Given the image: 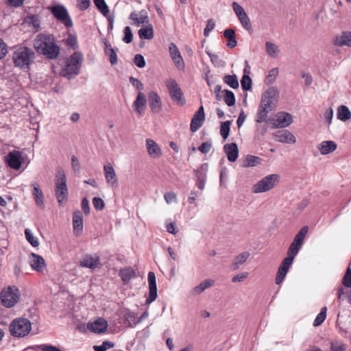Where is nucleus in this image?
<instances>
[{
    "label": "nucleus",
    "instance_id": "f257e3e1",
    "mask_svg": "<svg viewBox=\"0 0 351 351\" xmlns=\"http://www.w3.org/2000/svg\"><path fill=\"white\" fill-rule=\"evenodd\" d=\"M308 232V228L304 226L302 228L300 232L295 236L293 242L291 243L288 251L287 257L285 258L281 263L276 278V283L280 284L285 278L289 267L293 263L295 256L301 248L305 236Z\"/></svg>",
    "mask_w": 351,
    "mask_h": 351
},
{
    "label": "nucleus",
    "instance_id": "f03ea898",
    "mask_svg": "<svg viewBox=\"0 0 351 351\" xmlns=\"http://www.w3.org/2000/svg\"><path fill=\"white\" fill-rule=\"evenodd\" d=\"M35 50L49 59L56 58L59 54V47L49 35L39 34L34 41Z\"/></svg>",
    "mask_w": 351,
    "mask_h": 351
},
{
    "label": "nucleus",
    "instance_id": "7ed1b4c3",
    "mask_svg": "<svg viewBox=\"0 0 351 351\" xmlns=\"http://www.w3.org/2000/svg\"><path fill=\"white\" fill-rule=\"evenodd\" d=\"M36 58L35 53L32 49L20 45L13 49L12 62L16 67L23 70L29 68Z\"/></svg>",
    "mask_w": 351,
    "mask_h": 351
},
{
    "label": "nucleus",
    "instance_id": "20e7f679",
    "mask_svg": "<svg viewBox=\"0 0 351 351\" xmlns=\"http://www.w3.org/2000/svg\"><path fill=\"white\" fill-rule=\"evenodd\" d=\"M83 60L84 57L81 52H74L65 61V64L61 71L62 75L68 79L73 78L77 75L80 73Z\"/></svg>",
    "mask_w": 351,
    "mask_h": 351
},
{
    "label": "nucleus",
    "instance_id": "39448f33",
    "mask_svg": "<svg viewBox=\"0 0 351 351\" xmlns=\"http://www.w3.org/2000/svg\"><path fill=\"white\" fill-rule=\"evenodd\" d=\"M55 195L60 204L67 200L69 191L66 185V178L64 170L62 167H58L56 170Z\"/></svg>",
    "mask_w": 351,
    "mask_h": 351
},
{
    "label": "nucleus",
    "instance_id": "423d86ee",
    "mask_svg": "<svg viewBox=\"0 0 351 351\" xmlns=\"http://www.w3.org/2000/svg\"><path fill=\"white\" fill-rule=\"evenodd\" d=\"M11 335L15 337H26L32 330V323L26 318H16L9 326Z\"/></svg>",
    "mask_w": 351,
    "mask_h": 351
},
{
    "label": "nucleus",
    "instance_id": "0eeeda50",
    "mask_svg": "<svg viewBox=\"0 0 351 351\" xmlns=\"http://www.w3.org/2000/svg\"><path fill=\"white\" fill-rule=\"evenodd\" d=\"M20 292L17 287H8L0 293L1 304L6 308L14 306L19 301Z\"/></svg>",
    "mask_w": 351,
    "mask_h": 351
},
{
    "label": "nucleus",
    "instance_id": "6e6552de",
    "mask_svg": "<svg viewBox=\"0 0 351 351\" xmlns=\"http://www.w3.org/2000/svg\"><path fill=\"white\" fill-rule=\"evenodd\" d=\"M268 121L274 128H286L293 122V117L289 112L280 111L269 118Z\"/></svg>",
    "mask_w": 351,
    "mask_h": 351
},
{
    "label": "nucleus",
    "instance_id": "1a4fd4ad",
    "mask_svg": "<svg viewBox=\"0 0 351 351\" xmlns=\"http://www.w3.org/2000/svg\"><path fill=\"white\" fill-rule=\"evenodd\" d=\"M280 99V92L277 87L269 86L265 91V113L274 109Z\"/></svg>",
    "mask_w": 351,
    "mask_h": 351
},
{
    "label": "nucleus",
    "instance_id": "9d476101",
    "mask_svg": "<svg viewBox=\"0 0 351 351\" xmlns=\"http://www.w3.org/2000/svg\"><path fill=\"white\" fill-rule=\"evenodd\" d=\"M166 85L172 100L180 106L185 104L182 92L175 80L169 79L167 81Z\"/></svg>",
    "mask_w": 351,
    "mask_h": 351
},
{
    "label": "nucleus",
    "instance_id": "9b49d317",
    "mask_svg": "<svg viewBox=\"0 0 351 351\" xmlns=\"http://www.w3.org/2000/svg\"><path fill=\"white\" fill-rule=\"evenodd\" d=\"M53 16L66 27L73 26V21L64 5H57L49 8Z\"/></svg>",
    "mask_w": 351,
    "mask_h": 351
},
{
    "label": "nucleus",
    "instance_id": "f8f14e48",
    "mask_svg": "<svg viewBox=\"0 0 351 351\" xmlns=\"http://www.w3.org/2000/svg\"><path fill=\"white\" fill-rule=\"evenodd\" d=\"M5 162L8 165L14 170H18L21 167L23 157L19 151H13L10 152L5 156Z\"/></svg>",
    "mask_w": 351,
    "mask_h": 351
},
{
    "label": "nucleus",
    "instance_id": "ddd939ff",
    "mask_svg": "<svg viewBox=\"0 0 351 351\" xmlns=\"http://www.w3.org/2000/svg\"><path fill=\"white\" fill-rule=\"evenodd\" d=\"M274 139L277 142L286 144H293L296 142L295 136L287 130L276 131L274 134Z\"/></svg>",
    "mask_w": 351,
    "mask_h": 351
},
{
    "label": "nucleus",
    "instance_id": "4468645a",
    "mask_svg": "<svg viewBox=\"0 0 351 351\" xmlns=\"http://www.w3.org/2000/svg\"><path fill=\"white\" fill-rule=\"evenodd\" d=\"M88 329L97 334L106 332L108 328V322L101 317L97 318L94 321H90L87 324Z\"/></svg>",
    "mask_w": 351,
    "mask_h": 351
},
{
    "label": "nucleus",
    "instance_id": "2eb2a0df",
    "mask_svg": "<svg viewBox=\"0 0 351 351\" xmlns=\"http://www.w3.org/2000/svg\"><path fill=\"white\" fill-rule=\"evenodd\" d=\"M205 120L204 107L201 106L193 115L191 122L190 129L193 132L197 131L203 125Z\"/></svg>",
    "mask_w": 351,
    "mask_h": 351
},
{
    "label": "nucleus",
    "instance_id": "dca6fc26",
    "mask_svg": "<svg viewBox=\"0 0 351 351\" xmlns=\"http://www.w3.org/2000/svg\"><path fill=\"white\" fill-rule=\"evenodd\" d=\"M104 171L107 184L112 188L118 187V178L111 165H104Z\"/></svg>",
    "mask_w": 351,
    "mask_h": 351
},
{
    "label": "nucleus",
    "instance_id": "f3484780",
    "mask_svg": "<svg viewBox=\"0 0 351 351\" xmlns=\"http://www.w3.org/2000/svg\"><path fill=\"white\" fill-rule=\"evenodd\" d=\"M149 295L146 300V303L150 304L157 298V287L156 282V276L154 272L149 271L148 274Z\"/></svg>",
    "mask_w": 351,
    "mask_h": 351
},
{
    "label": "nucleus",
    "instance_id": "a211bd4d",
    "mask_svg": "<svg viewBox=\"0 0 351 351\" xmlns=\"http://www.w3.org/2000/svg\"><path fill=\"white\" fill-rule=\"evenodd\" d=\"M145 145L147 153L152 158L157 159L162 156V152L160 147L154 140L146 139Z\"/></svg>",
    "mask_w": 351,
    "mask_h": 351
},
{
    "label": "nucleus",
    "instance_id": "6ab92c4d",
    "mask_svg": "<svg viewBox=\"0 0 351 351\" xmlns=\"http://www.w3.org/2000/svg\"><path fill=\"white\" fill-rule=\"evenodd\" d=\"M149 106L152 112L159 113L162 109V101L160 96L154 91L148 94Z\"/></svg>",
    "mask_w": 351,
    "mask_h": 351
},
{
    "label": "nucleus",
    "instance_id": "aec40b11",
    "mask_svg": "<svg viewBox=\"0 0 351 351\" xmlns=\"http://www.w3.org/2000/svg\"><path fill=\"white\" fill-rule=\"evenodd\" d=\"M147 99L145 95L141 91L138 92L136 99L132 104L134 110L139 116H142L144 114Z\"/></svg>",
    "mask_w": 351,
    "mask_h": 351
},
{
    "label": "nucleus",
    "instance_id": "412c9836",
    "mask_svg": "<svg viewBox=\"0 0 351 351\" xmlns=\"http://www.w3.org/2000/svg\"><path fill=\"white\" fill-rule=\"evenodd\" d=\"M129 19L132 21V25L139 26L142 24L148 23V16L145 10L140 12H132L129 16Z\"/></svg>",
    "mask_w": 351,
    "mask_h": 351
},
{
    "label": "nucleus",
    "instance_id": "4be33fe9",
    "mask_svg": "<svg viewBox=\"0 0 351 351\" xmlns=\"http://www.w3.org/2000/svg\"><path fill=\"white\" fill-rule=\"evenodd\" d=\"M32 188V195L34 196L36 204L41 208H45L44 204V195L42 190L40 188L39 184L37 182H33L31 184Z\"/></svg>",
    "mask_w": 351,
    "mask_h": 351
},
{
    "label": "nucleus",
    "instance_id": "5701e85b",
    "mask_svg": "<svg viewBox=\"0 0 351 351\" xmlns=\"http://www.w3.org/2000/svg\"><path fill=\"white\" fill-rule=\"evenodd\" d=\"M80 265L82 267L95 269L99 265V258L97 255H85L81 259Z\"/></svg>",
    "mask_w": 351,
    "mask_h": 351
},
{
    "label": "nucleus",
    "instance_id": "b1692460",
    "mask_svg": "<svg viewBox=\"0 0 351 351\" xmlns=\"http://www.w3.org/2000/svg\"><path fill=\"white\" fill-rule=\"evenodd\" d=\"M224 152L229 161L234 162L237 159L239 149L236 143H232L226 144L224 145Z\"/></svg>",
    "mask_w": 351,
    "mask_h": 351
},
{
    "label": "nucleus",
    "instance_id": "393cba45",
    "mask_svg": "<svg viewBox=\"0 0 351 351\" xmlns=\"http://www.w3.org/2000/svg\"><path fill=\"white\" fill-rule=\"evenodd\" d=\"M334 45L337 47H351V32H344L335 37Z\"/></svg>",
    "mask_w": 351,
    "mask_h": 351
},
{
    "label": "nucleus",
    "instance_id": "a878e982",
    "mask_svg": "<svg viewBox=\"0 0 351 351\" xmlns=\"http://www.w3.org/2000/svg\"><path fill=\"white\" fill-rule=\"evenodd\" d=\"M280 180V176L278 173H273L265 176V192L274 189Z\"/></svg>",
    "mask_w": 351,
    "mask_h": 351
},
{
    "label": "nucleus",
    "instance_id": "bb28decb",
    "mask_svg": "<svg viewBox=\"0 0 351 351\" xmlns=\"http://www.w3.org/2000/svg\"><path fill=\"white\" fill-rule=\"evenodd\" d=\"M30 265L36 271H42L45 267L43 258L36 254H32L30 258Z\"/></svg>",
    "mask_w": 351,
    "mask_h": 351
},
{
    "label": "nucleus",
    "instance_id": "cd10ccee",
    "mask_svg": "<svg viewBox=\"0 0 351 351\" xmlns=\"http://www.w3.org/2000/svg\"><path fill=\"white\" fill-rule=\"evenodd\" d=\"M250 257V253L248 252H243L238 254L233 259L232 264L230 265L231 269L232 270L238 269L241 265L244 264L247 258Z\"/></svg>",
    "mask_w": 351,
    "mask_h": 351
},
{
    "label": "nucleus",
    "instance_id": "c85d7f7f",
    "mask_svg": "<svg viewBox=\"0 0 351 351\" xmlns=\"http://www.w3.org/2000/svg\"><path fill=\"white\" fill-rule=\"evenodd\" d=\"M318 149L322 155H326L337 149V144L332 141H324L318 145Z\"/></svg>",
    "mask_w": 351,
    "mask_h": 351
},
{
    "label": "nucleus",
    "instance_id": "c756f323",
    "mask_svg": "<svg viewBox=\"0 0 351 351\" xmlns=\"http://www.w3.org/2000/svg\"><path fill=\"white\" fill-rule=\"evenodd\" d=\"M74 232L77 234L82 233L83 230V217L80 211H76L73 216Z\"/></svg>",
    "mask_w": 351,
    "mask_h": 351
},
{
    "label": "nucleus",
    "instance_id": "7c9ffc66",
    "mask_svg": "<svg viewBox=\"0 0 351 351\" xmlns=\"http://www.w3.org/2000/svg\"><path fill=\"white\" fill-rule=\"evenodd\" d=\"M267 54L271 58H278L280 54L279 47L272 42L267 41L265 43Z\"/></svg>",
    "mask_w": 351,
    "mask_h": 351
},
{
    "label": "nucleus",
    "instance_id": "2f4dec72",
    "mask_svg": "<svg viewBox=\"0 0 351 351\" xmlns=\"http://www.w3.org/2000/svg\"><path fill=\"white\" fill-rule=\"evenodd\" d=\"M215 280L213 279H206L193 289L192 293L193 295L201 294L206 289L213 287L215 285Z\"/></svg>",
    "mask_w": 351,
    "mask_h": 351
},
{
    "label": "nucleus",
    "instance_id": "473e14b6",
    "mask_svg": "<svg viewBox=\"0 0 351 351\" xmlns=\"http://www.w3.org/2000/svg\"><path fill=\"white\" fill-rule=\"evenodd\" d=\"M119 276L124 284H128L135 276V271L131 267H125L120 269Z\"/></svg>",
    "mask_w": 351,
    "mask_h": 351
},
{
    "label": "nucleus",
    "instance_id": "72a5a7b5",
    "mask_svg": "<svg viewBox=\"0 0 351 351\" xmlns=\"http://www.w3.org/2000/svg\"><path fill=\"white\" fill-rule=\"evenodd\" d=\"M337 117L340 121H346L351 118V112L347 106L341 105L337 108Z\"/></svg>",
    "mask_w": 351,
    "mask_h": 351
},
{
    "label": "nucleus",
    "instance_id": "f704fd0d",
    "mask_svg": "<svg viewBox=\"0 0 351 351\" xmlns=\"http://www.w3.org/2000/svg\"><path fill=\"white\" fill-rule=\"evenodd\" d=\"M138 36L141 39H152L154 37V29L152 25L148 24L145 27L141 28L138 30Z\"/></svg>",
    "mask_w": 351,
    "mask_h": 351
},
{
    "label": "nucleus",
    "instance_id": "c9c22d12",
    "mask_svg": "<svg viewBox=\"0 0 351 351\" xmlns=\"http://www.w3.org/2000/svg\"><path fill=\"white\" fill-rule=\"evenodd\" d=\"M262 159L254 156H247L243 160L241 166L243 167H255L261 163Z\"/></svg>",
    "mask_w": 351,
    "mask_h": 351
},
{
    "label": "nucleus",
    "instance_id": "e433bc0d",
    "mask_svg": "<svg viewBox=\"0 0 351 351\" xmlns=\"http://www.w3.org/2000/svg\"><path fill=\"white\" fill-rule=\"evenodd\" d=\"M224 37L228 40L227 46L230 48L234 47L237 42L235 39L234 31L232 29H227L223 33Z\"/></svg>",
    "mask_w": 351,
    "mask_h": 351
},
{
    "label": "nucleus",
    "instance_id": "4c0bfd02",
    "mask_svg": "<svg viewBox=\"0 0 351 351\" xmlns=\"http://www.w3.org/2000/svg\"><path fill=\"white\" fill-rule=\"evenodd\" d=\"M124 317L125 323L130 327H133L138 323L137 314L134 312H127L125 314Z\"/></svg>",
    "mask_w": 351,
    "mask_h": 351
},
{
    "label": "nucleus",
    "instance_id": "58836bf2",
    "mask_svg": "<svg viewBox=\"0 0 351 351\" xmlns=\"http://www.w3.org/2000/svg\"><path fill=\"white\" fill-rule=\"evenodd\" d=\"M105 53L109 56L111 64L113 65L117 63V52L109 44H106Z\"/></svg>",
    "mask_w": 351,
    "mask_h": 351
},
{
    "label": "nucleus",
    "instance_id": "ea45409f",
    "mask_svg": "<svg viewBox=\"0 0 351 351\" xmlns=\"http://www.w3.org/2000/svg\"><path fill=\"white\" fill-rule=\"evenodd\" d=\"M330 348L331 351H346L347 346L341 340H332L330 342Z\"/></svg>",
    "mask_w": 351,
    "mask_h": 351
},
{
    "label": "nucleus",
    "instance_id": "a19ab883",
    "mask_svg": "<svg viewBox=\"0 0 351 351\" xmlns=\"http://www.w3.org/2000/svg\"><path fill=\"white\" fill-rule=\"evenodd\" d=\"M223 81L226 84H227L232 88H239V82L237 76L235 75H226L223 77Z\"/></svg>",
    "mask_w": 351,
    "mask_h": 351
},
{
    "label": "nucleus",
    "instance_id": "79ce46f5",
    "mask_svg": "<svg viewBox=\"0 0 351 351\" xmlns=\"http://www.w3.org/2000/svg\"><path fill=\"white\" fill-rule=\"evenodd\" d=\"M279 74V69L277 67L269 70L267 75L265 77V81L267 84H272L275 82Z\"/></svg>",
    "mask_w": 351,
    "mask_h": 351
},
{
    "label": "nucleus",
    "instance_id": "37998d69",
    "mask_svg": "<svg viewBox=\"0 0 351 351\" xmlns=\"http://www.w3.org/2000/svg\"><path fill=\"white\" fill-rule=\"evenodd\" d=\"M230 121H226L221 123L220 125V134L221 137L225 140L226 139L230 134Z\"/></svg>",
    "mask_w": 351,
    "mask_h": 351
},
{
    "label": "nucleus",
    "instance_id": "c03bdc74",
    "mask_svg": "<svg viewBox=\"0 0 351 351\" xmlns=\"http://www.w3.org/2000/svg\"><path fill=\"white\" fill-rule=\"evenodd\" d=\"M326 312H327V308L326 306L322 307L319 313L317 315V317H315V319L314 320V322H313L314 326H318L321 325L324 322V320L326 319Z\"/></svg>",
    "mask_w": 351,
    "mask_h": 351
},
{
    "label": "nucleus",
    "instance_id": "a18cd8bd",
    "mask_svg": "<svg viewBox=\"0 0 351 351\" xmlns=\"http://www.w3.org/2000/svg\"><path fill=\"white\" fill-rule=\"evenodd\" d=\"M94 3L101 14L104 16L108 14V7L104 0H94Z\"/></svg>",
    "mask_w": 351,
    "mask_h": 351
},
{
    "label": "nucleus",
    "instance_id": "49530a36",
    "mask_svg": "<svg viewBox=\"0 0 351 351\" xmlns=\"http://www.w3.org/2000/svg\"><path fill=\"white\" fill-rule=\"evenodd\" d=\"M25 238L27 241L34 247H37L39 245L38 239L34 236L32 231L29 229H25Z\"/></svg>",
    "mask_w": 351,
    "mask_h": 351
},
{
    "label": "nucleus",
    "instance_id": "de8ad7c7",
    "mask_svg": "<svg viewBox=\"0 0 351 351\" xmlns=\"http://www.w3.org/2000/svg\"><path fill=\"white\" fill-rule=\"evenodd\" d=\"M224 101L228 106H232L235 104V97L234 94L228 90L224 91Z\"/></svg>",
    "mask_w": 351,
    "mask_h": 351
},
{
    "label": "nucleus",
    "instance_id": "09e8293b",
    "mask_svg": "<svg viewBox=\"0 0 351 351\" xmlns=\"http://www.w3.org/2000/svg\"><path fill=\"white\" fill-rule=\"evenodd\" d=\"M25 22L32 25L36 31L40 28V20L37 16H27Z\"/></svg>",
    "mask_w": 351,
    "mask_h": 351
},
{
    "label": "nucleus",
    "instance_id": "8fccbe9b",
    "mask_svg": "<svg viewBox=\"0 0 351 351\" xmlns=\"http://www.w3.org/2000/svg\"><path fill=\"white\" fill-rule=\"evenodd\" d=\"M114 346V343L108 341H105L100 346H94L93 349L95 351H106L109 348Z\"/></svg>",
    "mask_w": 351,
    "mask_h": 351
},
{
    "label": "nucleus",
    "instance_id": "3c124183",
    "mask_svg": "<svg viewBox=\"0 0 351 351\" xmlns=\"http://www.w3.org/2000/svg\"><path fill=\"white\" fill-rule=\"evenodd\" d=\"M241 84L244 90H249L252 87V80L248 75H244L241 79Z\"/></svg>",
    "mask_w": 351,
    "mask_h": 351
},
{
    "label": "nucleus",
    "instance_id": "603ef678",
    "mask_svg": "<svg viewBox=\"0 0 351 351\" xmlns=\"http://www.w3.org/2000/svg\"><path fill=\"white\" fill-rule=\"evenodd\" d=\"M66 43L74 49L78 47L77 36L75 35L69 34L66 40Z\"/></svg>",
    "mask_w": 351,
    "mask_h": 351
},
{
    "label": "nucleus",
    "instance_id": "864d4df0",
    "mask_svg": "<svg viewBox=\"0 0 351 351\" xmlns=\"http://www.w3.org/2000/svg\"><path fill=\"white\" fill-rule=\"evenodd\" d=\"M71 166L75 173L78 174L80 172L81 166L77 158L73 155L71 158Z\"/></svg>",
    "mask_w": 351,
    "mask_h": 351
},
{
    "label": "nucleus",
    "instance_id": "5fc2aeb1",
    "mask_svg": "<svg viewBox=\"0 0 351 351\" xmlns=\"http://www.w3.org/2000/svg\"><path fill=\"white\" fill-rule=\"evenodd\" d=\"M213 146L211 141H206L202 143L200 146L197 148V149L201 152L202 154L208 153L211 147Z\"/></svg>",
    "mask_w": 351,
    "mask_h": 351
},
{
    "label": "nucleus",
    "instance_id": "6e6d98bb",
    "mask_svg": "<svg viewBox=\"0 0 351 351\" xmlns=\"http://www.w3.org/2000/svg\"><path fill=\"white\" fill-rule=\"evenodd\" d=\"M123 32H124V37L123 38V40L127 44L130 43L132 41V38H133V34H132L130 27L128 26L125 27L124 28Z\"/></svg>",
    "mask_w": 351,
    "mask_h": 351
},
{
    "label": "nucleus",
    "instance_id": "4d7b16f0",
    "mask_svg": "<svg viewBox=\"0 0 351 351\" xmlns=\"http://www.w3.org/2000/svg\"><path fill=\"white\" fill-rule=\"evenodd\" d=\"M5 3L11 8H20L23 5L25 0H4Z\"/></svg>",
    "mask_w": 351,
    "mask_h": 351
},
{
    "label": "nucleus",
    "instance_id": "13d9d810",
    "mask_svg": "<svg viewBox=\"0 0 351 351\" xmlns=\"http://www.w3.org/2000/svg\"><path fill=\"white\" fill-rule=\"evenodd\" d=\"M39 351H62L55 346L49 344H42L36 346Z\"/></svg>",
    "mask_w": 351,
    "mask_h": 351
},
{
    "label": "nucleus",
    "instance_id": "bf43d9fd",
    "mask_svg": "<svg viewBox=\"0 0 351 351\" xmlns=\"http://www.w3.org/2000/svg\"><path fill=\"white\" fill-rule=\"evenodd\" d=\"M248 277V273L247 272H241L235 276H234L232 278V282L234 283L236 282H243L245 279H247Z\"/></svg>",
    "mask_w": 351,
    "mask_h": 351
},
{
    "label": "nucleus",
    "instance_id": "052dcab7",
    "mask_svg": "<svg viewBox=\"0 0 351 351\" xmlns=\"http://www.w3.org/2000/svg\"><path fill=\"white\" fill-rule=\"evenodd\" d=\"M165 200L167 204L177 202V196L173 192H167L164 195Z\"/></svg>",
    "mask_w": 351,
    "mask_h": 351
},
{
    "label": "nucleus",
    "instance_id": "680f3d73",
    "mask_svg": "<svg viewBox=\"0 0 351 351\" xmlns=\"http://www.w3.org/2000/svg\"><path fill=\"white\" fill-rule=\"evenodd\" d=\"M232 8L236 14L237 16L239 18H241L243 14H245L246 12H245L244 9L237 2L232 3Z\"/></svg>",
    "mask_w": 351,
    "mask_h": 351
},
{
    "label": "nucleus",
    "instance_id": "e2e57ef3",
    "mask_svg": "<svg viewBox=\"0 0 351 351\" xmlns=\"http://www.w3.org/2000/svg\"><path fill=\"white\" fill-rule=\"evenodd\" d=\"M239 20L240 21L243 27L245 29L250 30L251 29V23L250 21V19L246 13L245 14H243V16H241V18H239Z\"/></svg>",
    "mask_w": 351,
    "mask_h": 351
},
{
    "label": "nucleus",
    "instance_id": "0e129e2a",
    "mask_svg": "<svg viewBox=\"0 0 351 351\" xmlns=\"http://www.w3.org/2000/svg\"><path fill=\"white\" fill-rule=\"evenodd\" d=\"M215 23L213 19H210L207 21L206 26L204 31L205 36H208L210 32L215 28Z\"/></svg>",
    "mask_w": 351,
    "mask_h": 351
},
{
    "label": "nucleus",
    "instance_id": "69168bd1",
    "mask_svg": "<svg viewBox=\"0 0 351 351\" xmlns=\"http://www.w3.org/2000/svg\"><path fill=\"white\" fill-rule=\"evenodd\" d=\"M343 285L346 287H351V269L348 268L342 280Z\"/></svg>",
    "mask_w": 351,
    "mask_h": 351
},
{
    "label": "nucleus",
    "instance_id": "338daca9",
    "mask_svg": "<svg viewBox=\"0 0 351 351\" xmlns=\"http://www.w3.org/2000/svg\"><path fill=\"white\" fill-rule=\"evenodd\" d=\"M134 62L138 68H143L145 66V58L141 54H136L134 56Z\"/></svg>",
    "mask_w": 351,
    "mask_h": 351
},
{
    "label": "nucleus",
    "instance_id": "774afa93",
    "mask_svg": "<svg viewBox=\"0 0 351 351\" xmlns=\"http://www.w3.org/2000/svg\"><path fill=\"white\" fill-rule=\"evenodd\" d=\"M93 204L96 210H101L104 208V202L100 197H94Z\"/></svg>",
    "mask_w": 351,
    "mask_h": 351
}]
</instances>
